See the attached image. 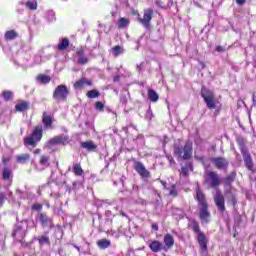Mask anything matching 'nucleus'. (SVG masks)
Listing matches in <instances>:
<instances>
[{"instance_id":"nucleus-20","label":"nucleus","mask_w":256,"mask_h":256,"mask_svg":"<svg viewBox=\"0 0 256 256\" xmlns=\"http://www.w3.org/2000/svg\"><path fill=\"white\" fill-rule=\"evenodd\" d=\"M242 156L247 169H249V171H253V160L251 159V154H249V150L246 152H242Z\"/></svg>"},{"instance_id":"nucleus-60","label":"nucleus","mask_w":256,"mask_h":256,"mask_svg":"<svg viewBox=\"0 0 256 256\" xmlns=\"http://www.w3.org/2000/svg\"><path fill=\"white\" fill-rule=\"evenodd\" d=\"M120 183H121L122 185H125V177H124V176H122V177L120 178Z\"/></svg>"},{"instance_id":"nucleus-33","label":"nucleus","mask_w":256,"mask_h":256,"mask_svg":"<svg viewBox=\"0 0 256 256\" xmlns=\"http://www.w3.org/2000/svg\"><path fill=\"white\" fill-rule=\"evenodd\" d=\"M18 34L15 30L6 31L4 34V39L6 41H13V39H17Z\"/></svg>"},{"instance_id":"nucleus-48","label":"nucleus","mask_w":256,"mask_h":256,"mask_svg":"<svg viewBox=\"0 0 256 256\" xmlns=\"http://www.w3.org/2000/svg\"><path fill=\"white\" fill-rule=\"evenodd\" d=\"M5 193L4 192H0V207H3V204L5 203Z\"/></svg>"},{"instance_id":"nucleus-50","label":"nucleus","mask_w":256,"mask_h":256,"mask_svg":"<svg viewBox=\"0 0 256 256\" xmlns=\"http://www.w3.org/2000/svg\"><path fill=\"white\" fill-rule=\"evenodd\" d=\"M41 209H43V205H41V204L32 205V210L33 211H41Z\"/></svg>"},{"instance_id":"nucleus-42","label":"nucleus","mask_w":256,"mask_h":256,"mask_svg":"<svg viewBox=\"0 0 256 256\" xmlns=\"http://www.w3.org/2000/svg\"><path fill=\"white\" fill-rule=\"evenodd\" d=\"M87 98L88 99H97V97H99V91L97 90H90L87 92Z\"/></svg>"},{"instance_id":"nucleus-6","label":"nucleus","mask_w":256,"mask_h":256,"mask_svg":"<svg viewBox=\"0 0 256 256\" xmlns=\"http://www.w3.org/2000/svg\"><path fill=\"white\" fill-rule=\"evenodd\" d=\"M205 183L217 191V189H219V185H221V178L217 172L208 171L205 176Z\"/></svg>"},{"instance_id":"nucleus-29","label":"nucleus","mask_w":256,"mask_h":256,"mask_svg":"<svg viewBox=\"0 0 256 256\" xmlns=\"http://www.w3.org/2000/svg\"><path fill=\"white\" fill-rule=\"evenodd\" d=\"M81 147L87 151H95L97 149V145L93 141L81 142Z\"/></svg>"},{"instance_id":"nucleus-40","label":"nucleus","mask_w":256,"mask_h":256,"mask_svg":"<svg viewBox=\"0 0 256 256\" xmlns=\"http://www.w3.org/2000/svg\"><path fill=\"white\" fill-rule=\"evenodd\" d=\"M97 245L100 249H107L108 247H111V241L102 239L97 242Z\"/></svg>"},{"instance_id":"nucleus-22","label":"nucleus","mask_w":256,"mask_h":256,"mask_svg":"<svg viewBox=\"0 0 256 256\" xmlns=\"http://www.w3.org/2000/svg\"><path fill=\"white\" fill-rule=\"evenodd\" d=\"M29 161H31V155L28 153L16 156V163H19L20 165H25V163H29Z\"/></svg>"},{"instance_id":"nucleus-38","label":"nucleus","mask_w":256,"mask_h":256,"mask_svg":"<svg viewBox=\"0 0 256 256\" xmlns=\"http://www.w3.org/2000/svg\"><path fill=\"white\" fill-rule=\"evenodd\" d=\"M15 109H16V111H19L20 113L23 111H27V109H29V102L24 101L19 104H16Z\"/></svg>"},{"instance_id":"nucleus-34","label":"nucleus","mask_w":256,"mask_h":256,"mask_svg":"<svg viewBox=\"0 0 256 256\" xmlns=\"http://www.w3.org/2000/svg\"><path fill=\"white\" fill-rule=\"evenodd\" d=\"M130 23L131 20L129 18H120L117 22V27L118 29H125Z\"/></svg>"},{"instance_id":"nucleus-47","label":"nucleus","mask_w":256,"mask_h":256,"mask_svg":"<svg viewBox=\"0 0 256 256\" xmlns=\"http://www.w3.org/2000/svg\"><path fill=\"white\" fill-rule=\"evenodd\" d=\"M105 105L103 104V102H96L95 103V109L96 111H103Z\"/></svg>"},{"instance_id":"nucleus-18","label":"nucleus","mask_w":256,"mask_h":256,"mask_svg":"<svg viewBox=\"0 0 256 256\" xmlns=\"http://www.w3.org/2000/svg\"><path fill=\"white\" fill-rule=\"evenodd\" d=\"M93 85V82L91 80H87V78H81L74 84V89H83V87H91Z\"/></svg>"},{"instance_id":"nucleus-24","label":"nucleus","mask_w":256,"mask_h":256,"mask_svg":"<svg viewBox=\"0 0 256 256\" xmlns=\"http://www.w3.org/2000/svg\"><path fill=\"white\" fill-rule=\"evenodd\" d=\"M13 175V172L9 168H4L2 171V178L4 181H9L8 185H11L13 183V180L11 179V176Z\"/></svg>"},{"instance_id":"nucleus-4","label":"nucleus","mask_w":256,"mask_h":256,"mask_svg":"<svg viewBox=\"0 0 256 256\" xmlns=\"http://www.w3.org/2000/svg\"><path fill=\"white\" fill-rule=\"evenodd\" d=\"M201 97L204 99L208 109H216L217 99H215V92H213V90L207 89V87L203 86L201 88Z\"/></svg>"},{"instance_id":"nucleus-35","label":"nucleus","mask_w":256,"mask_h":256,"mask_svg":"<svg viewBox=\"0 0 256 256\" xmlns=\"http://www.w3.org/2000/svg\"><path fill=\"white\" fill-rule=\"evenodd\" d=\"M45 19L48 21V23H54V21H57V18L55 17V12L53 10H48L45 13Z\"/></svg>"},{"instance_id":"nucleus-19","label":"nucleus","mask_w":256,"mask_h":256,"mask_svg":"<svg viewBox=\"0 0 256 256\" xmlns=\"http://www.w3.org/2000/svg\"><path fill=\"white\" fill-rule=\"evenodd\" d=\"M196 199L198 201V205H200L201 207L207 206V200L205 199V194L199 188L196 189Z\"/></svg>"},{"instance_id":"nucleus-30","label":"nucleus","mask_w":256,"mask_h":256,"mask_svg":"<svg viewBox=\"0 0 256 256\" xmlns=\"http://www.w3.org/2000/svg\"><path fill=\"white\" fill-rule=\"evenodd\" d=\"M164 243H165L166 247H168V249H171V247H173L175 245V239L173 238V236L171 234H166L164 236Z\"/></svg>"},{"instance_id":"nucleus-54","label":"nucleus","mask_w":256,"mask_h":256,"mask_svg":"<svg viewBox=\"0 0 256 256\" xmlns=\"http://www.w3.org/2000/svg\"><path fill=\"white\" fill-rule=\"evenodd\" d=\"M5 194V197H9L10 199H13V192L10 190H7Z\"/></svg>"},{"instance_id":"nucleus-39","label":"nucleus","mask_w":256,"mask_h":256,"mask_svg":"<svg viewBox=\"0 0 256 256\" xmlns=\"http://www.w3.org/2000/svg\"><path fill=\"white\" fill-rule=\"evenodd\" d=\"M73 173L77 177H81V175H83V168H81V164L80 163H75L73 165Z\"/></svg>"},{"instance_id":"nucleus-8","label":"nucleus","mask_w":256,"mask_h":256,"mask_svg":"<svg viewBox=\"0 0 256 256\" xmlns=\"http://www.w3.org/2000/svg\"><path fill=\"white\" fill-rule=\"evenodd\" d=\"M65 143H69V136H55L47 142L46 147L51 149L52 147H55V145H65Z\"/></svg>"},{"instance_id":"nucleus-11","label":"nucleus","mask_w":256,"mask_h":256,"mask_svg":"<svg viewBox=\"0 0 256 256\" xmlns=\"http://www.w3.org/2000/svg\"><path fill=\"white\" fill-rule=\"evenodd\" d=\"M151 19H153V10L147 9L144 10L143 18H138V21L143 25V27H145V29H149Z\"/></svg>"},{"instance_id":"nucleus-51","label":"nucleus","mask_w":256,"mask_h":256,"mask_svg":"<svg viewBox=\"0 0 256 256\" xmlns=\"http://www.w3.org/2000/svg\"><path fill=\"white\" fill-rule=\"evenodd\" d=\"M167 159L169 161L170 166L173 167V165H175V159H173V156L168 155Z\"/></svg>"},{"instance_id":"nucleus-2","label":"nucleus","mask_w":256,"mask_h":256,"mask_svg":"<svg viewBox=\"0 0 256 256\" xmlns=\"http://www.w3.org/2000/svg\"><path fill=\"white\" fill-rule=\"evenodd\" d=\"M29 225L30 227H37V223L33 220L30 222L28 220H22L18 222L15 225L14 232L12 233V237H14L16 241H23V239H25L27 235V230L29 229Z\"/></svg>"},{"instance_id":"nucleus-58","label":"nucleus","mask_w":256,"mask_h":256,"mask_svg":"<svg viewBox=\"0 0 256 256\" xmlns=\"http://www.w3.org/2000/svg\"><path fill=\"white\" fill-rule=\"evenodd\" d=\"M167 7H173V0H168Z\"/></svg>"},{"instance_id":"nucleus-59","label":"nucleus","mask_w":256,"mask_h":256,"mask_svg":"<svg viewBox=\"0 0 256 256\" xmlns=\"http://www.w3.org/2000/svg\"><path fill=\"white\" fill-rule=\"evenodd\" d=\"M120 81V77L119 76H115L114 77V83H119Z\"/></svg>"},{"instance_id":"nucleus-1","label":"nucleus","mask_w":256,"mask_h":256,"mask_svg":"<svg viewBox=\"0 0 256 256\" xmlns=\"http://www.w3.org/2000/svg\"><path fill=\"white\" fill-rule=\"evenodd\" d=\"M189 229H192V231L197 234V242L200 246V249L202 253L207 254L208 247L207 243H209V240H207V236L201 231V228L199 227V222L195 221V219H190L188 223Z\"/></svg>"},{"instance_id":"nucleus-64","label":"nucleus","mask_w":256,"mask_h":256,"mask_svg":"<svg viewBox=\"0 0 256 256\" xmlns=\"http://www.w3.org/2000/svg\"><path fill=\"white\" fill-rule=\"evenodd\" d=\"M105 169H109V162L106 161Z\"/></svg>"},{"instance_id":"nucleus-12","label":"nucleus","mask_w":256,"mask_h":256,"mask_svg":"<svg viewBox=\"0 0 256 256\" xmlns=\"http://www.w3.org/2000/svg\"><path fill=\"white\" fill-rule=\"evenodd\" d=\"M210 161L216 169H227L229 167V161L224 157H213Z\"/></svg>"},{"instance_id":"nucleus-49","label":"nucleus","mask_w":256,"mask_h":256,"mask_svg":"<svg viewBox=\"0 0 256 256\" xmlns=\"http://www.w3.org/2000/svg\"><path fill=\"white\" fill-rule=\"evenodd\" d=\"M105 217H107V219H113L115 215H113V212H111V210H106Z\"/></svg>"},{"instance_id":"nucleus-45","label":"nucleus","mask_w":256,"mask_h":256,"mask_svg":"<svg viewBox=\"0 0 256 256\" xmlns=\"http://www.w3.org/2000/svg\"><path fill=\"white\" fill-rule=\"evenodd\" d=\"M155 5L156 7H159V9H167V4L161 0H156Z\"/></svg>"},{"instance_id":"nucleus-13","label":"nucleus","mask_w":256,"mask_h":256,"mask_svg":"<svg viewBox=\"0 0 256 256\" xmlns=\"http://www.w3.org/2000/svg\"><path fill=\"white\" fill-rule=\"evenodd\" d=\"M14 65H17L18 67H23L24 69H27V66L29 65V60L25 58L24 53H19L13 58Z\"/></svg>"},{"instance_id":"nucleus-41","label":"nucleus","mask_w":256,"mask_h":256,"mask_svg":"<svg viewBox=\"0 0 256 256\" xmlns=\"http://www.w3.org/2000/svg\"><path fill=\"white\" fill-rule=\"evenodd\" d=\"M37 81H39V83H43L44 85H47V83L51 82V77L41 74V75H38Z\"/></svg>"},{"instance_id":"nucleus-5","label":"nucleus","mask_w":256,"mask_h":256,"mask_svg":"<svg viewBox=\"0 0 256 256\" xmlns=\"http://www.w3.org/2000/svg\"><path fill=\"white\" fill-rule=\"evenodd\" d=\"M43 137V126L38 125L34 128L31 136L25 138L24 144L30 145L31 147H35L39 141H41Z\"/></svg>"},{"instance_id":"nucleus-61","label":"nucleus","mask_w":256,"mask_h":256,"mask_svg":"<svg viewBox=\"0 0 256 256\" xmlns=\"http://www.w3.org/2000/svg\"><path fill=\"white\" fill-rule=\"evenodd\" d=\"M39 153H41V149L34 150V155H39Z\"/></svg>"},{"instance_id":"nucleus-55","label":"nucleus","mask_w":256,"mask_h":256,"mask_svg":"<svg viewBox=\"0 0 256 256\" xmlns=\"http://www.w3.org/2000/svg\"><path fill=\"white\" fill-rule=\"evenodd\" d=\"M167 143H169V138L167 136H164V139L162 142L163 147H165V145H167Z\"/></svg>"},{"instance_id":"nucleus-7","label":"nucleus","mask_w":256,"mask_h":256,"mask_svg":"<svg viewBox=\"0 0 256 256\" xmlns=\"http://www.w3.org/2000/svg\"><path fill=\"white\" fill-rule=\"evenodd\" d=\"M67 97H69V89L65 85H58L53 92V99L57 103L67 101Z\"/></svg>"},{"instance_id":"nucleus-21","label":"nucleus","mask_w":256,"mask_h":256,"mask_svg":"<svg viewBox=\"0 0 256 256\" xmlns=\"http://www.w3.org/2000/svg\"><path fill=\"white\" fill-rule=\"evenodd\" d=\"M149 248L152 251V253H159V251H163V249H165L163 244L157 240L152 241L149 244Z\"/></svg>"},{"instance_id":"nucleus-46","label":"nucleus","mask_w":256,"mask_h":256,"mask_svg":"<svg viewBox=\"0 0 256 256\" xmlns=\"http://www.w3.org/2000/svg\"><path fill=\"white\" fill-rule=\"evenodd\" d=\"M16 195L19 197V199H25V197H27V192H23V191L17 189Z\"/></svg>"},{"instance_id":"nucleus-57","label":"nucleus","mask_w":256,"mask_h":256,"mask_svg":"<svg viewBox=\"0 0 256 256\" xmlns=\"http://www.w3.org/2000/svg\"><path fill=\"white\" fill-rule=\"evenodd\" d=\"M246 0H236L237 5H245Z\"/></svg>"},{"instance_id":"nucleus-26","label":"nucleus","mask_w":256,"mask_h":256,"mask_svg":"<svg viewBox=\"0 0 256 256\" xmlns=\"http://www.w3.org/2000/svg\"><path fill=\"white\" fill-rule=\"evenodd\" d=\"M39 165L41 166L39 168L40 171H43V169H46V167H49V156H46V155L40 156Z\"/></svg>"},{"instance_id":"nucleus-15","label":"nucleus","mask_w":256,"mask_h":256,"mask_svg":"<svg viewBox=\"0 0 256 256\" xmlns=\"http://www.w3.org/2000/svg\"><path fill=\"white\" fill-rule=\"evenodd\" d=\"M76 57L78 65H87L89 63V58L85 55L83 48L76 51Z\"/></svg>"},{"instance_id":"nucleus-25","label":"nucleus","mask_w":256,"mask_h":256,"mask_svg":"<svg viewBox=\"0 0 256 256\" xmlns=\"http://www.w3.org/2000/svg\"><path fill=\"white\" fill-rule=\"evenodd\" d=\"M148 99L150 103H157L159 101V94H157V91L153 89L148 90Z\"/></svg>"},{"instance_id":"nucleus-3","label":"nucleus","mask_w":256,"mask_h":256,"mask_svg":"<svg viewBox=\"0 0 256 256\" xmlns=\"http://www.w3.org/2000/svg\"><path fill=\"white\" fill-rule=\"evenodd\" d=\"M174 155L180 160L187 161V159H191V156L193 155V145L189 142H187L184 147L179 144H175Z\"/></svg>"},{"instance_id":"nucleus-17","label":"nucleus","mask_w":256,"mask_h":256,"mask_svg":"<svg viewBox=\"0 0 256 256\" xmlns=\"http://www.w3.org/2000/svg\"><path fill=\"white\" fill-rule=\"evenodd\" d=\"M42 123L45 129H53V116L44 112L42 116Z\"/></svg>"},{"instance_id":"nucleus-28","label":"nucleus","mask_w":256,"mask_h":256,"mask_svg":"<svg viewBox=\"0 0 256 256\" xmlns=\"http://www.w3.org/2000/svg\"><path fill=\"white\" fill-rule=\"evenodd\" d=\"M25 7L28 11H37L38 3L37 0H27L25 2Z\"/></svg>"},{"instance_id":"nucleus-27","label":"nucleus","mask_w":256,"mask_h":256,"mask_svg":"<svg viewBox=\"0 0 256 256\" xmlns=\"http://www.w3.org/2000/svg\"><path fill=\"white\" fill-rule=\"evenodd\" d=\"M36 239L38 240L40 247H43V245H51V240L46 234L38 236Z\"/></svg>"},{"instance_id":"nucleus-31","label":"nucleus","mask_w":256,"mask_h":256,"mask_svg":"<svg viewBox=\"0 0 256 256\" xmlns=\"http://www.w3.org/2000/svg\"><path fill=\"white\" fill-rule=\"evenodd\" d=\"M235 177H237V173L231 172L225 179H224V185L225 187H231V184L233 181H235Z\"/></svg>"},{"instance_id":"nucleus-10","label":"nucleus","mask_w":256,"mask_h":256,"mask_svg":"<svg viewBox=\"0 0 256 256\" xmlns=\"http://www.w3.org/2000/svg\"><path fill=\"white\" fill-rule=\"evenodd\" d=\"M134 169L142 179H149V177H151V172H149L141 162H136L134 164Z\"/></svg>"},{"instance_id":"nucleus-16","label":"nucleus","mask_w":256,"mask_h":256,"mask_svg":"<svg viewBox=\"0 0 256 256\" xmlns=\"http://www.w3.org/2000/svg\"><path fill=\"white\" fill-rule=\"evenodd\" d=\"M199 217L201 223H209L211 212H209L208 206H201Z\"/></svg>"},{"instance_id":"nucleus-36","label":"nucleus","mask_w":256,"mask_h":256,"mask_svg":"<svg viewBox=\"0 0 256 256\" xmlns=\"http://www.w3.org/2000/svg\"><path fill=\"white\" fill-rule=\"evenodd\" d=\"M236 142L238 143V145H239V147H240L241 153H245V152L249 151V150L247 149V146H245V140H243V137L238 136V137L236 138Z\"/></svg>"},{"instance_id":"nucleus-52","label":"nucleus","mask_w":256,"mask_h":256,"mask_svg":"<svg viewBox=\"0 0 256 256\" xmlns=\"http://www.w3.org/2000/svg\"><path fill=\"white\" fill-rule=\"evenodd\" d=\"M169 195H172V197H177V190L175 189V186L172 187V189L169 192Z\"/></svg>"},{"instance_id":"nucleus-56","label":"nucleus","mask_w":256,"mask_h":256,"mask_svg":"<svg viewBox=\"0 0 256 256\" xmlns=\"http://www.w3.org/2000/svg\"><path fill=\"white\" fill-rule=\"evenodd\" d=\"M152 229H153L154 231H159V225H158L157 223H153V224H152Z\"/></svg>"},{"instance_id":"nucleus-9","label":"nucleus","mask_w":256,"mask_h":256,"mask_svg":"<svg viewBox=\"0 0 256 256\" xmlns=\"http://www.w3.org/2000/svg\"><path fill=\"white\" fill-rule=\"evenodd\" d=\"M214 202L220 213L225 212V196H223V193H221L219 189L216 190L214 195Z\"/></svg>"},{"instance_id":"nucleus-32","label":"nucleus","mask_w":256,"mask_h":256,"mask_svg":"<svg viewBox=\"0 0 256 256\" xmlns=\"http://www.w3.org/2000/svg\"><path fill=\"white\" fill-rule=\"evenodd\" d=\"M111 53L114 57H119V55H123V53H125V49L122 46L117 45L111 49Z\"/></svg>"},{"instance_id":"nucleus-53","label":"nucleus","mask_w":256,"mask_h":256,"mask_svg":"<svg viewBox=\"0 0 256 256\" xmlns=\"http://www.w3.org/2000/svg\"><path fill=\"white\" fill-rule=\"evenodd\" d=\"M215 51H217V53H224L225 48L223 46H217L215 48Z\"/></svg>"},{"instance_id":"nucleus-63","label":"nucleus","mask_w":256,"mask_h":256,"mask_svg":"<svg viewBox=\"0 0 256 256\" xmlns=\"http://www.w3.org/2000/svg\"><path fill=\"white\" fill-rule=\"evenodd\" d=\"M120 101L121 103H124V104L127 103V100H125V98H121Z\"/></svg>"},{"instance_id":"nucleus-44","label":"nucleus","mask_w":256,"mask_h":256,"mask_svg":"<svg viewBox=\"0 0 256 256\" xmlns=\"http://www.w3.org/2000/svg\"><path fill=\"white\" fill-rule=\"evenodd\" d=\"M2 97L5 101H9V99H11V97H13V92L4 91V92H2Z\"/></svg>"},{"instance_id":"nucleus-23","label":"nucleus","mask_w":256,"mask_h":256,"mask_svg":"<svg viewBox=\"0 0 256 256\" xmlns=\"http://www.w3.org/2000/svg\"><path fill=\"white\" fill-rule=\"evenodd\" d=\"M189 171H193V164L191 162L185 163V165L181 167L180 175L182 177H187Z\"/></svg>"},{"instance_id":"nucleus-14","label":"nucleus","mask_w":256,"mask_h":256,"mask_svg":"<svg viewBox=\"0 0 256 256\" xmlns=\"http://www.w3.org/2000/svg\"><path fill=\"white\" fill-rule=\"evenodd\" d=\"M38 217L42 227H49V229L53 227V220L47 214L40 213Z\"/></svg>"},{"instance_id":"nucleus-37","label":"nucleus","mask_w":256,"mask_h":256,"mask_svg":"<svg viewBox=\"0 0 256 256\" xmlns=\"http://www.w3.org/2000/svg\"><path fill=\"white\" fill-rule=\"evenodd\" d=\"M69 45H70L69 38H63L61 42L58 44V51H65V49H67Z\"/></svg>"},{"instance_id":"nucleus-62","label":"nucleus","mask_w":256,"mask_h":256,"mask_svg":"<svg viewBox=\"0 0 256 256\" xmlns=\"http://www.w3.org/2000/svg\"><path fill=\"white\" fill-rule=\"evenodd\" d=\"M252 101H253V105H256L255 94L252 95Z\"/></svg>"},{"instance_id":"nucleus-43","label":"nucleus","mask_w":256,"mask_h":256,"mask_svg":"<svg viewBox=\"0 0 256 256\" xmlns=\"http://www.w3.org/2000/svg\"><path fill=\"white\" fill-rule=\"evenodd\" d=\"M226 195H230V203H232L233 206L237 205V198L235 197V194L233 191L228 190L226 191Z\"/></svg>"}]
</instances>
